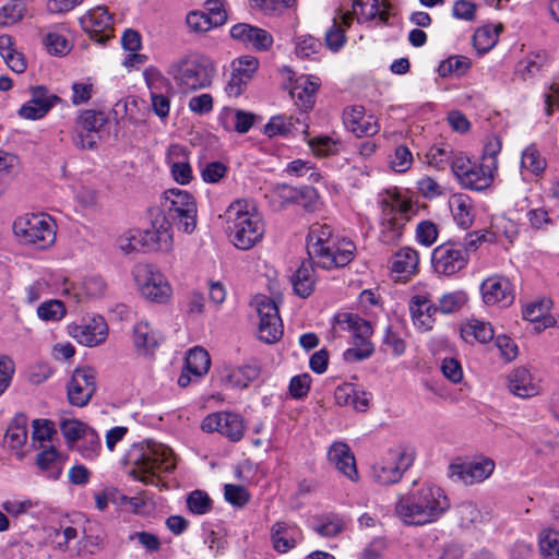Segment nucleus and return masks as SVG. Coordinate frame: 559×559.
<instances>
[{"instance_id": "nucleus-45", "label": "nucleus", "mask_w": 559, "mask_h": 559, "mask_svg": "<svg viewBox=\"0 0 559 559\" xmlns=\"http://www.w3.org/2000/svg\"><path fill=\"white\" fill-rule=\"evenodd\" d=\"M255 116L240 109H228L224 114L226 129H234L238 133H247L253 126Z\"/></svg>"}, {"instance_id": "nucleus-34", "label": "nucleus", "mask_w": 559, "mask_h": 559, "mask_svg": "<svg viewBox=\"0 0 559 559\" xmlns=\"http://www.w3.org/2000/svg\"><path fill=\"white\" fill-rule=\"evenodd\" d=\"M353 23L350 12L342 13L333 17L331 27L325 32L324 39L326 47L332 51H338L346 43L345 32Z\"/></svg>"}, {"instance_id": "nucleus-35", "label": "nucleus", "mask_w": 559, "mask_h": 559, "mask_svg": "<svg viewBox=\"0 0 559 559\" xmlns=\"http://www.w3.org/2000/svg\"><path fill=\"white\" fill-rule=\"evenodd\" d=\"M510 391L519 397H532L538 394L539 385L536 379L525 368H516L509 376Z\"/></svg>"}, {"instance_id": "nucleus-64", "label": "nucleus", "mask_w": 559, "mask_h": 559, "mask_svg": "<svg viewBox=\"0 0 559 559\" xmlns=\"http://www.w3.org/2000/svg\"><path fill=\"white\" fill-rule=\"evenodd\" d=\"M186 23L189 29L194 33H206L216 27L205 11L202 10L189 12L186 16Z\"/></svg>"}, {"instance_id": "nucleus-11", "label": "nucleus", "mask_w": 559, "mask_h": 559, "mask_svg": "<svg viewBox=\"0 0 559 559\" xmlns=\"http://www.w3.org/2000/svg\"><path fill=\"white\" fill-rule=\"evenodd\" d=\"M133 278L142 297L157 302H167L173 294L166 276L151 264H138L133 269Z\"/></svg>"}, {"instance_id": "nucleus-13", "label": "nucleus", "mask_w": 559, "mask_h": 559, "mask_svg": "<svg viewBox=\"0 0 559 559\" xmlns=\"http://www.w3.org/2000/svg\"><path fill=\"white\" fill-rule=\"evenodd\" d=\"M251 306L255 309L258 322V337L266 344H273L283 335V323L275 301L265 295H257Z\"/></svg>"}, {"instance_id": "nucleus-55", "label": "nucleus", "mask_w": 559, "mask_h": 559, "mask_svg": "<svg viewBox=\"0 0 559 559\" xmlns=\"http://www.w3.org/2000/svg\"><path fill=\"white\" fill-rule=\"evenodd\" d=\"M321 49V41L311 35H300L295 39V53L301 59H310Z\"/></svg>"}, {"instance_id": "nucleus-60", "label": "nucleus", "mask_w": 559, "mask_h": 559, "mask_svg": "<svg viewBox=\"0 0 559 559\" xmlns=\"http://www.w3.org/2000/svg\"><path fill=\"white\" fill-rule=\"evenodd\" d=\"M85 459H94L100 450V439L97 432L91 428L82 437V440L74 448Z\"/></svg>"}, {"instance_id": "nucleus-15", "label": "nucleus", "mask_w": 559, "mask_h": 559, "mask_svg": "<svg viewBox=\"0 0 559 559\" xmlns=\"http://www.w3.org/2000/svg\"><path fill=\"white\" fill-rule=\"evenodd\" d=\"M108 119L103 111L84 110L76 119L72 143L81 150H93L100 140L99 132Z\"/></svg>"}, {"instance_id": "nucleus-28", "label": "nucleus", "mask_w": 559, "mask_h": 559, "mask_svg": "<svg viewBox=\"0 0 559 559\" xmlns=\"http://www.w3.org/2000/svg\"><path fill=\"white\" fill-rule=\"evenodd\" d=\"M230 36L260 51L267 50L273 45V36L267 31L246 23L234 25Z\"/></svg>"}, {"instance_id": "nucleus-23", "label": "nucleus", "mask_w": 559, "mask_h": 559, "mask_svg": "<svg viewBox=\"0 0 559 559\" xmlns=\"http://www.w3.org/2000/svg\"><path fill=\"white\" fill-rule=\"evenodd\" d=\"M80 24L92 38L104 43L111 34L112 16L106 7H95L80 19Z\"/></svg>"}, {"instance_id": "nucleus-25", "label": "nucleus", "mask_w": 559, "mask_h": 559, "mask_svg": "<svg viewBox=\"0 0 559 559\" xmlns=\"http://www.w3.org/2000/svg\"><path fill=\"white\" fill-rule=\"evenodd\" d=\"M270 540L276 552L286 554L302 540V533L292 522L276 521L270 528Z\"/></svg>"}, {"instance_id": "nucleus-21", "label": "nucleus", "mask_w": 559, "mask_h": 559, "mask_svg": "<svg viewBox=\"0 0 559 559\" xmlns=\"http://www.w3.org/2000/svg\"><path fill=\"white\" fill-rule=\"evenodd\" d=\"M408 308L413 323L423 332L432 330L438 313L437 305L428 292H418L412 296Z\"/></svg>"}, {"instance_id": "nucleus-63", "label": "nucleus", "mask_w": 559, "mask_h": 559, "mask_svg": "<svg viewBox=\"0 0 559 559\" xmlns=\"http://www.w3.org/2000/svg\"><path fill=\"white\" fill-rule=\"evenodd\" d=\"M91 427L84 421H62L61 430L70 447L73 449Z\"/></svg>"}, {"instance_id": "nucleus-5", "label": "nucleus", "mask_w": 559, "mask_h": 559, "mask_svg": "<svg viewBox=\"0 0 559 559\" xmlns=\"http://www.w3.org/2000/svg\"><path fill=\"white\" fill-rule=\"evenodd\" d=\"M225 216L229 237L236 248L249 250L262 240L265 226L253 202L236 200L229 204Z\"/></svg>"}, {"instance_id": "nucleus-39", "label": "nucleus", "mask_w": 559, "mask_h": 559, "mask_svg": "<svg viewBox=\"0 0 559 559\" xmlns=\"http://www.w3.org/2000/svg\"><path fill=\"white\" fill-rule=\"evenodd\" d=\"M454 222L463 229L472 226L475 213L472 200L465 194H454L449 201Z\"/></svg>"}, {"instance_id": "nucleus-2", "label": "nucleus", "mask_w": 559, "mask_h": 559, "mask_svg": "<svg viewBox=\"0 0 559 559\" xmlns=\"http://www.w3.org/2000/svg\"><path fill=\"white\" fill-rule=\"evenodd\" d=\"M307 251L312 263L323 270L347 265L355 257V243L334 235L326 224H314L307 236Z\"/></svg>"}, {"instance_id": "nucleus-61", "label": "nucleus", "mask_w": 559, "mask_h": 559, "mask_svg": "<svg viewBox=\"0 0 559 559\" xmlns=\"http://www.w3.org/2000/svg\"><path fill=\"white\" fill-rule=\"evenodd\" d=\"M212 499L202 490L192 491L187 498V506L191 513L203 515L212 510Z\"/></svg>"}, {"instance_id": "nucleus-8", "label": "nucleus", "mask_w": 559, "mask_h": 559, "mask_svg": "<svg viewBox=\"0 0 559 559\" xmlns=\"http://www.w3.org/2000/svg\"><path fill=\"white\" fill-rule=\"evenodd\" d=\"M13 231L20 242L46 249L56 240V223L46 213H27L13 223Z\"/></svg>"}, {"instance_id": "nucleus-50", "label": "nucleus", "mask_w": 559, "mask_h": 559, "mask_svg": "<svg viewBox=\"0 0 559 559\" xmlns=\"http://www.w3.org/2000/svg\"><path fill=\"white\" fill-rule=\"evenodd\" d=\"M539 550L543 559H559V532L544 530L539 535Z\"/></svg>"}, {"instance_id": "nucleus-10", "label": "nucleus", "mask_w": 559, "mask_h": 559, "mask_svg": "<svg viewBox=\"0 0 559 559\" xmlns=\"http://www.w3.org/2000/svg\"><path fill=\"white\" fill-rule=\"evenodd\" d=\"M162 211L167 219L174 222L178 229L191 234L197 227V202L191 193L181 189H169L164 192Z\"/></svg>"}, {"instance_id": "nucleus-22", "label": "nucleus", "mask_w": 559, "mask_h": 559, "mask_svg": "<svg viewBox=\"0 0 559 559\" xmlns=\"http://www.w3.org/2000/svg\"><path fill=\"white\" fill-rule=\"evenodd\" d=\"M343 123L355 136H373L380 131L378 119L367 114L359 105L346 107L343 111Z\"/></svg>"}, {"instance_id": "nucleus-16", "label": "nucleus", "mask_w": 559, "mask_h": 559, "mask_svg": "<svg viewBox=\"0 0 559 559\" xmlns=\"http://www.w3.org/2000/svg\"><path fill=\"white\" fill-rule=\"evenodd\" d=\"M97 372L90 366L74 369L67 384L68 400L71 405L83 407L87 405L97 389Z\"/></svg>"}, {"instance_id": "nucleus-54", "label": "nucleus", "mask_w": 559, "mask_h": 559, "mask_svg": "<svg viewBox=\"0 0 559 559\" xmlns=\"http://www.w3.org/2000/svg\"><path fill=\"white\" fill-rule=\"evenodd\" d=\"M471 60L465 56H452L439 66V74L448 76L454 74L456 76L464 75L471 68Z\"/></svg>"}, {"instance_id": "nucleus-41", "label": "nucleus", "mask_w": 559, "mask_h": 559, "mask_svg": "<svg viewBox=\"0 0 559 559\" xmlns=\"http://www.w3.org/2000/svg\"><path fill=\"white\" fill-rule=\"evenodd\" d=\"M334 399L341 406H353L358 412H364L368 407V399L362 394L359 396L352 383H342L334 391Z\"/></svg>"}, {"instance_id": "nucleus-3", "label": "nucleus", "mask_w": 559, "mask_h": 559, "mask_svg": "<svg viewBox=\"0 0 559 559\" xmlns=\"http://www.w3.org/2000/svg\"><path fill=\"white\" fill-rule=\"evenodd\" d=\"M379 240L396 245L403 237L406 224L417 214L418 206L396 189L379 194Z\"/></svg>"}, {"instance_id": "nucleus-7", "label": "nucleus", "mask_w": 559, "mask_h": 559, "mask_svg": "<svg viewBox=\"0 0 559 559\" xmlns=\"http://www.w3.org/2000/svg\"><path fill=\"white\" fill-rule=\"evenodd\" d=\"M332 330L334 333H352L353 347L346 349L343 355L347 362L361 361L373 354L374 346L370 341L373 329L368 320L352 312H341L333 317Z\"/></svg>"}, {"instance_id": "nucleus-47", "label": "nucleus", "mask_w": 559, "mask_h": 559, "mask_svg": "<svg viewBox=\"0 0 559 559\" xmlns=\"http://www.w3.org/2000/svg\"><path fill=\"white\" fill-rule=\"evenodd\" d=\"M36 462L38 467L46 472L49 478L58 479L60 477L62 468L59 461V454L55 448L50 447L38 453Z\"/></svg>"}, {"instance_id": "nucleus-57", "label": "nucleus", "mask_w": 559, "mask_h": 559, "mask_svg": "<svg viewBox=\"0 0 559 559\" xmlns=\"http://www.w3.org/2000/svg\"><path fill=\"white\" fill-rule=\"evenodd\" d=\"M66 313L64 304L57 299L44 301L37 308V316L43 321H60Z\"/></svg>"}, {"instance_id": "nucleus-44", "label": "nucleus", "mask_w": 559, "mask_h": 559, "mask_svg": "<svg viewBox=\"0 0 559 559\" xmlns=\"http://www.w3.org/2000/svg\"><path fill=\"white\" fill-rule=\"evenodd\" d=\"M501 29H502L501 25H498V26L484 25V26L477 28L473 36V43H474L475 49L479 53L488 52L497 44L499 33Z\"/></svg>"}, {"instance_id": "nucleus-59", "label": "nucleus", "mask_w": 559, "mask_h": 559, "mask_svg": "<svg viewBox=\"0 0 559 559\" xmlns=\"http://www.w3.org/2000/svg\"><path fill=\"white\" fill-rule=\"evenodd\" d=\"M527 221L530 226L536 230H548L555 226L556 217H554L545 207H533L527 212Z\"/></svg>"}, {"instance_id": "nucleus-4", "label": "nucleus", "mask_w": 559, "mask_h": 559, "mask_svg": "<svg viewBox=\"0 0 559 559\" xmlns=\"http://www.w3.org/2000/svg\"><path fill=\"white\" fill-rule=\"evenodd\" d=\"M127 457L133 466L134 478L150 485H157L160 474L170 473L176 467L173 450L153 440L133 444Z\"/></svg>"}, {"instance_id": "nucleus-49", "label": "nucleus", "mask_w": 559, "mask_h": 559, "mask_svg": "<svg viewBox=\"0 0 559 559\" xmlns=\"http://www.w3.org/2000/svg\"><path fill=\"white\" fill-rule=\"evenodd\" d=\"M118 246L127 254L133 252H145L143 229H128L119 236Z\"/></svg>"}, {"instance_id": "nucleus-31", "label": "nucleus", "mask_w": 559, "mask_h": 559, "mask_svg": "<svg viewBox=\"0 0 559 559\" xmlns=\"http://www.w3.org/2000/svg\"><path fill=\"white\" fill-rule=\"evenodd\" d=\"M418 252L411 247H403L390 260V270L397 280L407 281L418 269Z\"/></svg>"}, {"instance_id": "nucleus-26", "label": "nucleus", "mask_w": 559, "mask_h": 559, "mask_svg": "<svg viewBox=\"0 0 559 559\" xmlns=\"http://www.w3.org/2000/svg\"><path fill=\"white\" fill-rule=\"evenodd\" d=\"M60 98L50 94L47 88L36 86L32 90V97L19 109L20 117L28 120H37L48 114Z\"/></svg>"}, {"instance_id": "nucleus-17", "label": "nucleus", "mask_w": 559, "mask_h": 559, "mask_svg": "<svg viewBox=\"0 0 559 559\" xmlns=\"http://www.w3.org/2000/svg\"><path fill=\"white\" fill-rule=\"evenodd\" d=\"M68 333L81 345L95 347L107 340L108 325L103 317L94 316L80 323L69 324Z\"/></svg>"}, {"instance_id": "nucleus-38", "label": "nucleus", "mask_w": 559, "mask_h": 559, "mask_svg": "<svg viewBox=\"0 0 559 559\" xmlns=\"http://www.w3.org/2000/svg\"><path fill=\"white\" fill-rule=\"evenodd\" d=\"M460 333L466 343H487L493 338V328L489 322L475 318L466 320L460 325Z\"/></svg>"}, {"instance_id": "nucleus-14", "label": "nucleus", "mask_w": 559, "mask_h": 559, "mask_svg": "<svg viewBox=\"0 0 559 559\" xmlns=\"http://www.w3.org/2000/svg\"><path fill=\"white\" fill-rule=\"evenodd\" d=\"M496 468V463L487 456H477L466 462H454L450 464L449 478L465 486H473L488 479Z\"/></svg>"}, {"instance_id": "nucleus-58", "label": "nucleus", "mask_w": 559, "mask_h": 559, "mask_svg": "<svg viewBox=\"0 0 559 559\" xmlns=\"http://www.w3.org/2000/svg\"><path fill=\"white\" fill-rule=\"evenodd\" d=\"M27 432L21 421H12L7 428L3 443L11 450H20L26 442Z\"/></svg>"}, {"instance_id": "nucleus-52", "label": "nucleus", "mask_w": 559, "mask_h": 559, "mask_svg": "<svg viewBox=\"0 0 559 559\" xmlns=\"http://www.w3.org/2000/svg\"><path fill=\"white\" fill-rule=\"evenodd\" d=\"M452 154L450 145H433L427 151L425 158L429 166L442 170L449 165Z\"/></svg>"}, {"instance_id": "nucleus-42", "label": "nucleus", "mask_w": 559, "mask_h": 559, "mask_svg": "<svg viewBox=\"0 0 559 559\" xmlns=\"http://www.w3.org/2000/svg\"><path fill=\"white\" fill-rule=\"evenodd\" d=\"M185 366L188 368V371L194 377L195 380H199L205 373H207L211 359L209 353L199 346L190 349L186 356Z\"/></svg>"}, {"instance_id": "nucleus-1", "label": "nucleus", "mask_w": 559, "mask_h": 559, "mask_svg": "<svg viewBox=\"0 0 559 559\" xmlns=\"http://www.w3.org/2000/svg\"><path fill=\"white\" fill-rule=\"evenodd\" d=\"M451 502L444 489L425 481L397 497L396 516L406 525L424 526L439 521L450 509Z\"/></svg>"}, {"instance_id": "nucleus-37", "label": "nucleus", "mask_w": 559, "mask_h": 559, "mask_svg": "<svg viewBox=\"0 0 559 559\" xmlns=\"http://www.w3.org/2000/svg\"><path fill=\"white\" fill-rule=\"evenodd\" d=\"M259 376V369L254 366H226L221 371L222 382L229 388H247Z\"/></svg>"}, {"instance_id": "nucleus-56", "label": "nucleus", "mask_w": 559, "mask_h": 559, "mask_svg": "<svg viewBox=\"0 0 559 559\" xmlns=\"http://www.w3.org/2000/svg\"><path fill=\"white\" fill-rule=\"evenodd\" d=\"M294 128L293 118L278 115L272 117L269 122L264 126V134L269 138L282 135L287 136Z\"/></svg>"}, {"instance_id": "nucleus-24", "label": "nucleus", "mask_w": 559, "mask_h": 559, "mask_svg": "<svg viewBox=\"0 0 559 559\" xmlns=\"http://www.w3.org/2000/svg\"><path fill=\"white\" fill-rule=\"evenodd\" d=\"M132 342L139 354L151 355L164 342V335L150 321L141 319L132 328Z\"/></svg>"}, {"instance_id": "nucleus-48", "label": "nucleus", "mask_w": 559, "mask_h": 559, "mask_svg": "<svg viewBox=\"0 0 559 559\" xmlns=\"http://www.w3.org/2000/svg\"><path fill=\"white\" fill-rule=\"evenodd\" d=\"M20 158L12 153L0 150V192L20 171Z\"/></svg>"}, {"instance_id": "nucleus-33", "label": "nucleus", "mask_w": 559, "mask_h": 559, "mask_svg": "<svg viewBox=\"0 0 559 559\" xmlns=\"http://www.w3.org/2000/svg\"><path fill=\"white\" fill-rule=\"evenodd\" d=\"M143 74L151 91L153 111L162 119L167 118L170 110V100L167 96L156 92L158 88L157 84L164 80L160 71L156 68H147Z\"/></svg>"}, {"instance_id": "nucleus-62", "label": "nucleus", "mask_w": 559, "mask_h": 559, "mask_svg": "<svg viewBox=\"0 0 559 559\" xmlns=\"http://www.w3.org/2000/svg\"><path fill=\"white\" fill-rule=\"evenodd\" d=\"M378 0H355L353 3V13L359 23L369 22L376 19L379 13Z\"/></svg>"}, {"instance_id": "nucleus-40", "label": "nucleus", "mask_w": 559, "mask_h": 559, "mask_svg": "<svg viewBox=\"0 0 559 559\" xmlns=\"http://www.w3.org/2000/svg\"><path fill=\"white\" fill-rule=\"evenodd\" d=\"M294 292L301 298L309 297L316 284L313 266L310 263H301L292 277Z\"/></svg>"}, {"instance_id": "nucleus-19", "label": "nucleus", "mask_w": 559, "mask_h": 559, "mask_svg": "<svg viewBox=\"0 0 559 559\" xmlns=\"http://www.w3.org/2000/svg\"><path fill=\"white\" fill-rule=\"evenodd\" d=\"M480 293L483 301L488 306L506 308L515 300L514 285L503 275H491L483 281Z\"/></svg>"}, {"instance_id": "nucleus-43", "label": "nucleus", "mask_w": 559, "mask_h": 559, "mask_svg": "<svg viewBox=\"0 0 559 559\" xmlns=\"http://www.w3.org/2000/svg\"><path fill=\"white\" fill-rule=\"evenodd\" d=\"M307 144L312 153L318 157H328L335 155L342 147V142L338 138L332 135H317L309 138Z\"/></svg>"}, {"instance_id": "nucleus-9", "label": "nucleus", "mask_w": 559, "mask_h": 559, "mask_svg": "<svg viewBox=\"0 0 559 559\" xmlns=\"http://www.w3.org/2000/svg\"><path fill=\"white\" fill-rule=\"evenodd\" d=\"M416 453L411 445L390 449L379 461L372 464L370 477L373 483L388 486L399 483L404 473L413 465Z\"/></svg>"}, {"instance_id": "nucleus-32", "label": "nucleus", "mask_w": 559, "mask_h": 559, "mask_svg": "<svg viewBox=\"0 0 559 559\" xmlns=\"http://www.w3.org/2000/svg\"><path fill=\"white\" fill-rule=\"evenodd\" d=\"M497 168L493 162L481 164L474 163L469 171L462 178L461 185L469 190L481 191L490 187L493 181Z\"/></svg>"}, {"instance_id": "nucleus-29", "label": "nucleus", "mask_w": 559, "mask_h": 559, "mask_svg": "<svg viewBox=\"0 0 559 559\" xmlns=\"http://www.w3.org/2000/svg\"><path fill=\"white\" fill-rule=\"evenodd\" d=\"M328 460L342 475L357 481L359 478L356 460L350 448L341 441L334 442L328 451Z\"/></svg>"}, {"instance_id": "nucleus-36", "label": "nucleus", "mask_w": 559, "mask_h": 559, "mask_svg": "<svg viewBox=\"0 0 559 559\" xmlns=\"http://www.w3.org/2000/svg\"><path fill=\"white\" fill-rule=\"evenodd\" d=\"M550 306V300L531 302L523 308V318L534 323V329L538 332L554 326L556 319L549 313Z\"/></svg>"}, {"instance_id": "nucleus-51", "label": "nucleus", "mask_w": 559, "mask_h": 559, "mask_svg": "<svg viewBox=\"0 0 559 559\" xmlns=\"http://www.w3.org/2000/svg\"><path fill=\"white\" fill-rule=\"evenodd\" d=\"M71 90V103L74 106L86 104L96 92L95 80L92 78H85L81 81L73 82Z\"/></svg>"}, {"instance_id": "nucleus-53", "label": "nucleus", "mask_w": 559, "mask_h": 559, "mask_svg": "<svg viewBox=\"0 0 559 559\" xmlns=\"http://www.w3.org/2000/svg\"><path fill=\"white\" fill-rule=\"evenodd\" d=\"M521 167L531 174L539 175L546 168V160L540 156L537 148L531 145L522 153Z\"/></svg>"}, {"instance_id": "nucleus-20", "label": "nucleus", "mask_w": 559, "mask_h": 559, "mask_svg": "<svg viewBox=\"0 0 559 559\" xmlns=\"http://www.w3.org/2000/svg\"><path fill=\"white\" fill-rule=\"evenodd\" d=\"M550 57L546 51H532L520 59L513 72V80L534 84L550 67Z\"/></svg>"}, {"instance_id": "nucleus-6", "label": "nucleus", "mask_w": 559, "mask_h": 559, "mask_svg": "<svg viewBox=\"0 0 559 559\" xmlns=\"http://www.w3.org/2000/svg\"><path fill=\"white\" fill-rule=\"evenodd\" d=\"M216 72L217 67L214 60L197 51L175 59L166 71L175 85L183 93L210 87Z\"/></svg>"}, {"instance_id": "nucleus-27", "label": "nucleus", "mask_w": 559, "mask_h": 559, "mask_svg": "<svg viewBox=\"0 0 559 559\" xmlns=\"http://www.w3.org/2000/svg\"><path fill=\"white\" fill-rule=\"evenodd\" d=\"M272 198L276 200L281 206L290 203H302L308 211L316 209L319 199L313 188L305 187L297 190L288 185H276L272 189Z\"/></svg>"}, {"instance_id": "nucleus-30", "label": "nucleus", "mask_w": 559, "mask_h": 559, "mask_svg": "<svg viewBox=\"0 0 559 559\" xmlns=\"http://www.w3.org/2000/svg\"><path fill=\"white\" fill-rule=\"evenodd\" d=\"M321 81L314 75H300L298 76L290 91V96L296 106L301 110L307 111L312 108L314 104L316 93L319 90Z\"/></svg>"}, {"instance_id": "nucleus-12", "label": "nucleus", "mask_w": 559, "mask_h": 559, "mask_svg": "<svg viewBox=\"0 0 559 559\" xmlns=\"http://www.w3.org/2000/svg\"><path fill=\"white\" fill-rule=\"evenodd\" d=\"M468 261L469 254L462 242H443L436 247L431 253V266L439 276H456L466 269Z\"/></svg>"}, {"instance_id": "nucleus-46", "label": "nucleus", "mask_w": 559, "mask_h": 559, "mask_svg": "<svg viewBox=\"0 0 559 559\" xmlns=\"http://www.w3.org/2000/svg\"><path fill=\"white\" fill-rule=\"evenodd\" d=\"M468 301V296L464 290H454L443 294L438 299L437 309L442 314H453L459 312Z\"/></svg>"}, {"instance_id": "nucleus-18", "label": "nucleus", "mask_w": 559, "mask_h": 559, "mask_svg": "<svg viewBox=\"0 0 559 559\" xmlns=\"http://www.w3.org/2000/svg\"><path fill=\"white\" fill-rule=\"evenodd\" d=\"M145 252H169L174 237L171 224L164 213H156L151 227L143 229Z\"/></svg>"}]
</instances>
